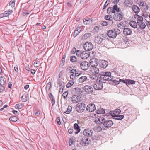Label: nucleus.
I'll return each mask as SVG.
<instances>
[{
    "mask_svg": "<svg viewBox=\"0 0 150 150\" xmlns=\"http://www.w3.org/2000/svg\"><path fill=\"white\" fill-rule=\"evenodd\" d=\"M12 10H9L5 11L4 13L1 14V18H3L4 17H7L11 14L13 12Z\"/></svg>",
    "mask_w": 150,
    "mask_h": 150,
    "instance_id": "f3484780",
    "label": "nucleus"
},
{
    "mask_svg": "<svg viewBox=\"0 0 150 150\" xmlns=\"http://www.w3.org/2000/svg\"><path fill=\"white\" fill-rule=\"evenodd\" d=\"M40 62L39 61H37L35 62L34 64V65L35 67H37L39 66L40 63Z\"/></svg>",
    "mask_w": 150,
    "mask_h": 150,
    "instance_id": "6e6d98bb",
    "label": "nucleus"
},
{
    "mask_svg": "<svg viewBox=\"0 0 150 150\" xmlns=\"http://www.w3.org/2000/svg\"><path fill=\"white\" fill-rule=\"evenodd\" d=\"M96 112L98 114H103L105 113V112L104 109L99 108L96 111Z\"/></svg>",
    "mask_w": 150,
    "mask_h": 150,
    "instance_id": "c756f323",
    "label": "nucleus"
},
{
    "mask_svg": "<svg viewBox=\"0 0 150 150\" xmlns=\"http://www.w3.org/2000/svg\"><path fill=\"white\" fill-rule=\"evenodd\" d=\"M93 48L92 43L90 42H86L84 45V48L86 51H89L92 50Z\"/></svg>",
    "mask_w": 150,
    "mask_h": 150,
    "instance_id": "0eeeda50",
    "label": "nucleus"
},
{
    "mask_svg": "<svg viewBox=\"0 0 150 150\" xmlns=\"http://www.w3.org/2000/svg\"><path fill=\"white\" fill-rule=\"evenodd\" d=\"M108 24H109L110 25H112L113 23V21L112 19V18H111L108 20Z\"/></svg>",
    "mask_w": 150,
    "mask_h": 150,
    "instance_id": "4d7b16f0",
    "label": "nucleus"
},
{
    "mask_svg": "<svg viewBox=\"0 0 150 150\" xmlns=\"http://www.w3.org/2000/svg\"><path fill=\"white\" fill-rule=\"evenodd\" d=\"M90 54L88 52L86 51H83L81 52L80 54V57L82 59H85L88 58Z\"/></svg>",
    "mask_w": 150,
    "mask_h": 150,
    "instance_id": "4468645a",
    "label": "nucleus"
},
{
    "mask_svg": "<svg viewBox=\"0 0 150 150\" xmlns=\"http://www.w3.org/2000/svg\"><path fill=\"white\" fill-rule=\"evenodd\" d=\"M93 130L90 129H86L83 131V134L85 136L90 137L92 135Z\"/></svg>",
    "mask_w": 150,
    "mask_h": 150,
    "instance_id": "f8f14e48",
    "label": "nucleus"
},
{
    "mask_svg": "<svg viewBox=\"0 0 150 150\" xmlns=\"http://www.w3.org/2000/svg\"><path fill=\"white\" fill-rule=\"evenodd\" d=\"M51 82H49L47 84L46 89L47 90L48 89L49 90L51 88Z\"/></svg>",
    "mask_w": 150,
    "mask_h": 150,
    "instance_id": "3c124183",
    "label": "nucleus"
},
{
    "mask_svg": "<svg viewBox=\"0 0 150 150\" xmlns=\"http://www.w3.org/2000/svg\"><path fill=\"white\" fill-rule=\"evenodd\" d=\"M72 110V108L71 106H68L67 110L64 112L66 114H68L70 113Z\"/></svg>",
    "mask_w": 150,
    "mask_h": 150,
    "instance_id": "e433bc0d",
    "label": "nucleus"
},
{
    "mask_svg": "<svg viewBox=\"0 0 150 150\" xmlns=\"http://www.w3.org/2000/svg\"><path fill=\"white\" fill-rule=\"evenodd\" d=\"M18 120V118L16 116L11 117L9 118L10 120L13 122H16Z\"/></svg>",
    "mask_w": 150,
    "mask_h": 150,
    "instance_id": "a19ab883",
    "label": "nucleus"
},
{
    "mask_svg": "<svg viewBox=\"0 0 150 150\" xmlns=\"http://www.w3.org/2000/svg\"><path fill=\"white\" fill-rule=\"evenodd\" d=\"M89 65V64L88 62L84 61L81 63L80 67L82 70H86L88 69Z\"/></svg>",
    "mask_w": 150,
    "mask_h": 150,
    "instance_id": "1a4fd4ad",
    "label": "nucleus"
},
{
    "mask_svg": "<svg viewBox=\"0 0 150 150\" xmlns=\"http://www.w3.org/2000/svg\"><path fill=\"white\" fill-rule=\"evenodd\" d=\"M90 78L92 80H97L98 79V78H99L100 77L99 76L98 77L97 75L93 74L90 75Z\"/></svg>",
    "mask_w": 150,
    "mask_h": 150,
    "instance_id": "473e14b6",
    "label": "nucleus"
},
{
    "mask_svg": "<svg viewBox=\"0 0 150 150\" xmlns=\"http://www.w3.org/2000/svg\"><path fill=\"white\" fill-rule=\"evenodd\" d=\"M110 16H111V15H107L105 16L104 18L105 19L107 20L108 21L111 18H112L110 17Z\"/></svg>",
    "mask_w": 150,
    "mask_h": 150,
    "instance_id": "e2e57ef3",
    "label": "nucleus"
},
{
    "mask_svg": "<svg viewBox=\"0 0 150 150\" xmlns=\"http://www.w3.org/2000/svg\"><path fill=\"white\" fill-rule=\"evenodd\" d=\"M78 96H76V95H74L71 98V100L74 103H77L79 102L78 100Z\"/></svg>",
    "mask_w": 150,
    "mask_h": 150,
    "instance_id": "b1692460",
    "label": "nucleus"
},
{
    "mask_svg": "<svg viewBox=\"0 0 150 150\" xmlns=\"http://www.w3.org/2000/svg\"><path fill=\"white\" fill-rule=\"evenodd\" d=\"M113 10L112 7H109L108 8L107 10V13L110 14L111 13H112V10Z\"/></svg>",
    "mask_w": 150,
    "mask_h": 150,
    "instance_id": "5fc2aeb1",
    "label": "nucleus"
},
{
    "mask_svg": "<svg viewBox=\"0 0 150 150\" xmlns=\"http://www.w3.org/2000/svg\"><path fill=\"white\" fill-rule=\"evenodd\" d=\"M95 105L93 103H90L87 106L86 110L89 112L94 111L96 110Z\"/></svg>",
    "mask_w": 150,
    "mask_h": 150,
    "instance_id": "6e6552de",
    "label": "nucleus"
},
{
    "mask_svg": "<svg viewBox=\"0 0 150 150\" xmlns=\"http://www.w3.org/2000/svg\"><path fill=\"white\" fill-rule=\"evenodd\" d=\"M110 43H111V42L109 40H106L105 41L104 46L106 47H109L108 45Z\"/></svg>",
    "mask_w": 150,
    "mask_h": 150,
    "instance_id": "49530a36",
    "label": "nucleus"
},
{
    "mask_svg": "<svg viewBox=\"0 0 150 150\" xmlns=\"http://www.w3.org/2000/svg\"><path fill=\"white\" fill-rule=\"evenodd\" d=\"M108 62L105 60H102L99 63V66L101 68H105L108 65Z\"/></svg>",
    "mask_w": 150,
    "mask_h": 150,
    "instance_id": "2eb2a0df",
    "label": "nucleus"
},
{
    "mask_svg": "<svg viewBox=\"0 0 150 150\" xmlns=\"http://www.w3.org/2000/svg\"><path fill=\"white\" fill-rule=\"evenodd\" d=\"M49 97L52 101V106H53L55 103V100L53 98V96L51 93H50L48 94Z\"/></svg>",
    "mask_w": 150,
    "mask_h": 150,
    "instance_id": "cd10ccee",
    "label": "nucleus"
},
{
    "mask_svg": "<svg viewBox=\"0 0 150 150\" xmlns=\"http://www.w3.org/2000/svg\"><path fill=\"white\" fill-rule=\"evenodd\" d=\"M74 81L73 80H72L68 82L66 85V86L67 88H69L71 87L74 83Z\"/></svg>",
    "mask_w": 150,
    "mask_h": 150,
    "instance_id": "c9c22d12",
    "label": "nucleus"
},
{
    "mask_svg": "<svg viewBox=\"0 0 150 150\" xmlns=\"http://www.w3.org/2000/svg\"><path fill=\"white\" fill-rule=\"evenodd\" d=\"M132 10L136 13H138L140 11L139 8L137 5H133L132 7Z\"/></svg>",
    "mask_w": 150,
    "mask_h": 150,
    "instance_id": "393cba45",
    "label": "nucleus"
},
{
    "mask_svg": "<svg viewBox=\"0 0 150 150\" xmlns=\"http://www.w3.org/2000/svg\"><path fill=\"white\" fill-rule=\"evenodd\" d=\"M95 42L98 44L101 43L103 40V38H102L101 36H97L95 37Z\"/></svg>",
    "mask_w": 150,
    "mask_h": 150,
    "instance_id": "412c9836",
    "label": "nucleus"
},
{
    "mask_svg": "<svg viewBox=\"0 0 150 150\" xmlns=\"http://www.w3.org/2000/svg\"><path fill=\"white\" fill-rule=\"evenodd\" d=\"M120 33V31L118 29H113L109 30L107 32V35L109 37L114 38L117 35Z\"/></svg>",
    "mask_w": 150,
    "mask_h": 150,
    "instance_id": "f03ea898",
    "label": "nucleus"
},
{
    "mask_svg": "<svg viewBox=\"0 0 150 150\" xmlns=\"http://www.w3.org/2000/svg\"><path fill=\"white\" fill-rule=\"evenodd\" d=\"M142 5L144 10H147L148 9V6L147 4L143 3Z\"/></svg>",
    "mask_w": 150,
    "mask_h": 150,
    "instance_id": "864d4df0",
    "label": "nucleus"
},
{
    "mask_svg": "<svg viewBox=\"0 0 150 150\" xmlns=\"http://www.w3.org/2000/svg\"><path fill=\"white\" fill-rule=\"evenodd\" d=\"M136 81L133 80L131 79H127V85L130 84H134Z\"/></svg>",
    "mask_w": 150,
    "mask_h": 150,
    "instance_id": "58836bf2",
    "label": "nucleus"
},
{
    "mask_svg": "<svg viewBox=\"0 0 150 150\" xmlns=\"http://www.w3.org/2000/svg\"><path fill=\"white\" fill-rule=\"evenodd\" d=\"M93 70L94 72L96 74H98L99 73V69L96 66L93 67Z\"/></svg>",
    "mask_w": 150,
    "mask_h": 150,
    "instance_id": "ea45409f",
    "label": "nucleus"
},
{
    "mask_svg": "<svg viewBox=\"0 0 150 150\" xmlns=\"http://www.w3.org/2000/svg\"><path fill=\"white\" fill-rule=\"evenodd\" d=\"M74 128L75 130H80V127L79 126L78 124L77 123H75L74 124Z\"/></svg>",
    "mask_w": 150,
    "mask_h": 150,
    "instance_id": "de8ad7c7",
    "label": "nucleus"
},
{
    "mask_svg": "<svg viewBox=\"0 0 150 150\" xmlns=\"http://www.w3.org/2000/svg\"><path fill=\"white\" fill-rule=\"evenodd\" d=\"M15 0H12L9 3V5L10 6L13 8L15 6Z\"/></svg>",
    "mask_w": 150,
    "mask_h": 150,
    "instance_id": "79ce46f5",
    "label": "nucleus"
},
{
    "mask_svg": "<svg viewBox=\"0 0 150 150\" xmlns=\"http://www.w3.org/2000/svg\"><path fill=\"white\" fill-rule=\"evenodd\" d=\"M109 114L110 115L112 116V117L114 119V117L115 115V113L114 112H112L110 111L109 112Z\"/></svg>",
    "mask_w": 150,
    "mask_h": 150,
    "instance_id": "bf43d9fd",
    "label": "nucleus"
},
{
    "mask_svg": "<svg viewBox=\"0 0 150 150\" xmlns=\"http://www.w3.org/2000/svg\"><path fill=\"white\" fill-rule=\"evenodd\" d=\"M79 33V31H78V30H76L74 31L73 35V37H76Z\"/></svg>",
    "mask_w": 150,
    "mask_h": 150,
    "instance_id": "8fccbe9b",
    "label": "nucleus"
},
{
    "mask_svg": "<svg viewBox=\"0 0 150 150\" xmlns=\"http://www.w3.org/2000/svg\"><path fill=\"white\" fill-rule=\"evenodd\" d=\"M57 84L59 85V87L60 89H64L65 87L64 83L60 80L58 81Z\"/></svg>",
    "mask_w": 150,
    "mask_h": 150,
    "instance_id": "bb28decb",
    "label": "nucleus"
},
{
    "mask_svg": "<svg viewBox=\"0 0 150 150\" xmlns=\"http://www.w3.org/2000/svg\"><path fill=\"white\" fill-rule=\"evenodd\" d=\"M77 60L76 57L74 56H72L70 57V60L71 62H76Z\"/></svg>",
    "mask_w": 150,
    "mask_h": 150,
    "instance_id": "4c0bfd02",
    "label": "nucleus"
},
{
    "mask_svg": "<svg viewBox=\"0 0 150 150\" xmlns=\"http://www.w3.org/2000/svg\"><path fill=\"white\" fill-rule=\"evenodd\" d=\"M86 106V105L84 103H79L76 105V109L79 113H81L84 112Z\"/></svg>",
    "mask_w": 150,
    "mask_h": 150,
    "instance_id": "7ed1b4c3",
    "label": "nucleus"
},
{
    "mask_svg": "<svg viewBox=\"0 0 150 150\" xmlns=\"http://www.w3.org/2000/svg\"><path fill=\"white\" fill-rule=\"evenodd\" d=\"M113 16L114 19L116 21H120L122 20L123 18V15L120 13H116Z\"/></svg>",
    "mask_w": 150,
    "mask_h": 150,
    "instance_id": "9d476101",
    "label": "nucleus"
},
{
    "mask_svg": "<svg viewBox=\"0 0 150 150\" xmlns=\"http://www.w3.org/2000/svg\"><path fill=\"white\" fill-rule=\"evenodd\" d=\"M69 145L71 146L74 143V140L72 138H70L69 139Z\"/></svg>",
    "mask_w": 150,
    "mask_h": 150,
    "instance_id": "680f3d73",
    "label": "nucleus"
},
{
    "mask_svg": "<svg viewBox=\"0 0 150 150\" xmlns=\"http://www.w3.org/2000/svg\"><path fill=\"white\" fill-rule=\"evenodd\" d=\"M110 1V0H107L105 3L104 5L103 8V10H104L106 8L107 6L108 5V4H109Z\"/></svg>",
    "mask_w": 150,
    "mask_h": 150,
    "instance_id": "603ef678",
    "label": "nucleus"
},
{
    "mask_svg": "<svg viewBox=\"0 0 150 150\" xmlns=\"http://www.w3.org/2000/svg\"><path fill=\"white\" fill-rule=\"evenodd\" d=\"M90 142V140L88 137H83L82 139L80 144L83 146H86Z\"/></svg>",
    "mask_w": 150,
    "mask_h": 150,
    "instance_id": "423d86ee",
    "label": "nucleus"
},
{
    "mask_svg": "<svg viewBox=\"0 0 150 150\" xmlns=\"http://www.w3.org/2000/svg\"><path fill=\"white\" fill-rule=\"evenodd\" d=\"M129 24L131 26L134 28H136L137 26V23L134 21H131L129 23Z\"/></svg>",
    "mask_w": 150,
    "mask_h": 150,
    "instance_id": "a878e982",
    "label": "nucleus"
},
{
    "mask_svg": "<svg viewBox=\"0 0 150 150\" xmlns=\"http://www.w3.org/2000/svg\"><path fill=\"white\" fill-rule=\"evenodd\" d=\"M92 19L89 18H86L83 20V22L85 25L91 24L92 23Z\"/></svg>",
    "mask_w": 150,
    "mask_h": 150,
    "instance_id": "aec40b11",
    "label": "nucleus"
},
{
    "mask_svg": "<svg viewBox=\"0 0 150 150\" xmlns=\"http://www.w3.org/2000/svg\"><path fill=\"white\" fill-rule=\"evenodd\" d=\"M101 80L105 81H112L113 79V76H111L110 72H102L99 74Z\"/></svg>",
    "mask_w": 150,
    "mask_h": 150,
    "instance_id": "f257e3e1",
    "label": "nucleus"
},
{
    "mask_svg": "<svg viewBox=\"0 0 150 150\" xmlns=\"http://www.w3.org/2000/svg\"><path fill=\"white\" fill-rule=\"evenodd\" d=\"M113 10H112V13H114L116 12L117 13L120 12L121 10L120 8L118 7V6L117 4L114 5L112 7Z\"/></svg>",
    "mask_w": 150,
    "mask_h": 150,
    "instance_id": "4be33fe9",
    "label": "nucleus"
},
{
    "mask_svg": "<svg viewBox=\"0 0 150 150\" xmlns=\"http://www.w3.org/2000/svg\"><path fill=\"white\" fill-rule=\"evenodd\" d=\"M120 82H122L123 83L125 84L126 85H127V79H125V80H123L120 79Z\"/></svg>",
    "mask_w": 150,
    "mask_h": 150,
    "instance_id": "0e129e2a",
    "label": "nucleus"
},
{
    "mask_svg": "<svg viewBox=\"0 0 150 150\" xmlns=\"http://www.w3.org/2000/svg\"><path fill=\"white\" fill-rule=\"evenodd\" d=\"M91 33H85L82 37V40H85L88 38L91 35Z\"/></svg>",
    "mask_w": 150,
    "mask_h": 150,
    "instance_id": "2f4dec72",
    "label": "nucleus"
},
{
    "mask_svg": "<svg viewBox=\"0 0 150 150\" xmlns=\"http://www.w3.org/2000/svg\"><path fill=\"white\" fill-rule=\"evenodd\" d=\"M138 26L141 29H144L145 28L146 25L143 22V21L142 22H140V23H138Z\"/></svg>",
    "mask_w": 150,
    "mask_h": 150,
    "instance_id": "7c9ffc66",
    "label": "nucleus"
},
{
    "mask_svg": "<svg viewBox=\"0 0 150 150\" xmlns=\"http://www.w3.org/2000/svg\"><path fill=\"white\" fill-rule=\"evenodd\" d=\"M22 99H23V102H25L27 100V97L26 95H23L22 97Z\"/></svg>",
    "mask_w": 150,
    "mask_h": 150,
    "instance_id": "052dcab7",
    "label": "nucleus"
},
{
    "mask_svg": "<svg viewBox=\"0 0 150 150\" xmlns=\"http://www.w3.org/2000/svg\"><path fill=\"white\" fill-rule=\"evenodd\" d=\"M113 82L115 83V84L116 85H118L120 83V79H119V80H113Z\"/></svg>",
    "mask_w": 150,
    "mask_h": 150,
    "instance_id": "338daca9",
    "label": "nucleus"
},
{
    "mask_svg": "<svg viewBox=\"0 0 150 150\" xmlns=\"http://www.w3.org/2000/svg\"><path fill=\"white\" fill-rule=\"evenodd\" d=\"M23 105L21 103L16 104L15 106V108L17 109H21L23 108Z\"/></svg>",
    "mask_w": 150,
    "mask_h": 150,
    "instance_id": "a18cd8bd",
    "label": "nucleus"
},
{
    "mask_svg": "<svg viewBox=\"0 0 150 150\" xmlns=\"http://www.w3.org/2000/svg\"><path fill=\"white\" fill-rule=\"evenodd\" d=\"M123 33L125 35H129L131 34L132 31L129 28H125L123 29Z\"/></svg>",
    "mask_w": 150,
    "mask_h": 150,
    "instance_id": "a211bd4d",
    "label": "nucleus"
},
{
    "mask_svg": "<svg viewBox=\"0 0 150 150\" xmlns=\"http://www.w3.org/2000/svg\"><path fill=\"white\" fill-rule=\"evenodd\" d=\"M98 120L100 123L103 125V122H104L105 119L103 117H98Z\"/></svg>",
    "mask_w": 150,
    "mask_h": 150,
    "instance_id": "f704fd0d",
    "label": "nucleus"
},
{
    "mask_svg": "<svg viewBox=\"0 0 150 150\" xmlns=\"http://www.w3.org/2000/svg\"><path fill=\"white\" fill-rule=\"evenodd\" d=\"M105 83V82H103L102 81L99 80L96 81V83L94 85L93 87L94 89L96 90H100L103 88V83Z\"/></svg>",
    "mask_w": 150,
    "mask_h": 150,
    "instance_id": "20e7f679",
    "label": "nucleus"
},
{
    "mask_svg": "<svg viewBox=\"0 0 150 150\" xmlns=\"http://www.w3.org/2000/svg\"><path fill=\"white\" fill-rule=\"evenodd\" d=\"M113 124V122L111 120H105L103 124L104 126L103 128V130H105L109 128Z\"/></svg>",
    "mask_w": 150,
    "mask_h": 150,
    "instance_id": "39448f33",
    "label": "nucleus"
},
{
    "mask_svg": "<svg viewBox=\"0 0 150 150\" xmlns=\"http://www.w3.org/2000/svg\"><path fill=\"white\" fill-rule=\"evenodd\" d=\"M88 81L87 77L85 76H83L80 77L78 79V81L80 83L86 82Z\"/></svg>",
    "mask_w": 150,
    "mask_h": 150,
    "instance_id": "6ab92c4d",
    "label": "nucleus"
},
{
    "mask_svg": "<svg viewBox=\"0 0 150 150\" xmlns=\"http://www.w3.org/2000/svg\"><path fill=\"white\" fill-rule=\"evenodd\" d=\"M76 49L75 47L73 48L71 51V53L72 54H74L76 52Z\"/></svg>",
    "mask_w": 150,
    "mask_h": 150,
    "instance_id": "774afa93",
    "label": "nucleus"
},
{
    "mask_svg": "<svg viewBox=\"0 0 150 150\" xmlns=\"http://www.w3.org/2000/svg\"><path fill=\"white\" fill-rule=\"evenodd\" d=\"M125 5L128 7H131L133 4L131 0H125L124 2Z\"/></svg>",
    "mask_w": 150,
    "mask_h": 150,
    "instance_id": "5701e85b",
    "label": "nucleus"
},
{
    "mask_svg": "<svg viewBox=\"0 0 150 150\" xmlns=\"http://www.w3.org/2000/svg\"><path fill=\"white\" fill-rule=\"evenodd\" d=\"M68 94V91H65V92H64L63 95V98L65 99L66 98L67 95Z\"/></svg>",
    "mask_w": 150,
    "mask_h": 150,
    "instance_id": "13d9d810",
    "label": "nucleus"
},
{
    "mask_svg": "<svg viewBox=\"0 0 150 150\" xmlns=\"http://www.w3.org/2000/svg\"><path fill=\"white\" fill-rule=\"evenodd\" d=\"M90 63L91 65L93 67L97 66L99 63L98 60L96 58H92L90 61Z\"/></svg>",
    "mask_w": 150,
    "mask_h": 150,
    "instance_id": "9b49d317",
    "label": "nucleus"
},
{
    "mask_svg": "<svg viewBox=\"0 0 150 150\" xmlns=\"http://www.w3.org/2000/svg\"><path fill=\"white\" fill-rule=\"evenodd\" d=\"M76 92V93L77 94H80L81 93V90L80 88H74Z\"/></svg>",
    "mask_w": 150,
    "mask_h": 150,
    "instance_id": "37998d69",
    "label": "nucleus"
},
{
    "mask_svg": "<svg viewBox=\"0 0 150 150\" xmlns=\"http://www.w3.org/2000/svg\"><path fill=\"white\" fill-rule=\"evenodd\" d=\"M143 21V18L141 16L139 15V17L138 18V19L137 20V23H140V22H142Z\"/></svg>",
    "mask_w": 150,
    "mask_h": 150,
    "instance_id": "09e8293b",
    "label": "nucleus"
},
{
    "mask_svg": "<svg viewBox=\"0 0 150 150\" xmlns=\"http://www.w3.org/2000/svg\"><path fill=\"white\" fill-rule=\"evenodd\" d=\"M123 40L124 42H125L126 44H127V43H129V42L130 41V40L126 37H124L123 38Z\"/></svg>",
    "mask_w": 150,
    "mask_h": 150,
    "instance_id": "c03bdc74",
    "label": "nucleus"
},
{
    "mask_svg": "<svg viewBox=\"0 0 150 150\" xmlns=\"http://www.w3.org/2000/svg\"><path fill=\"white\" fill-rule=\"evenodd\" d=\"M83 89L85 92L88 94L91 93L93 91V87L88 85L85 86Z\"/></svg>",
    "mask_w": 150,
    "mask_h": 150,
    "instance_id": "ddd939ff",
    "label": "nucleus"
},
{
    "mask_svg": "<svg viewBox=\"0 0 150 150\" xmlns=\"http://www.w3.org/2000/svg\"><path fill=\"white\" fill-rule=\"evenodd\" d=\"M81 74V71H76L75 73V76H78Z\"/></svg>",
    "mask_w": 150,
    "mask_h": 150,
    "instance_id": "69168bd1",
    "label": "nucleus"
},
{
    "mask_svg": "<svg viewBox=\"0 0 150 150\" xmlns=\"http://www.w3.org/2000/svg\"><path fill=\"white\" fill-rule=\"evenodd\" d=\"M93 129L96 132H98L103 130V127L101 128L99 126L97 125L94 127Z\"/></svg>",
    "mask_w": 150,
    "mask_h": 150,
    "instance_id": "c85d7f7f",
    "label": "nucleus"
},
{
    "mask_svg": "<svg viewBox=\"0 0 150 150\" xmlns=\"http://www.w3.org/2000/svg\"><path fill=\"white\" fill-rule=\"evenodd\" d=\"M124 115H115L114 117V119L118 120H121L124 118Z\"/></svg>",
    "mask_w": 150,
    "mask_h": 150,
    "instance_id": "72a5a7b5",
    "label": "nucleus"
},
{
    "mask_svg": "<svg viewBox=\"0 0 150 150\" xmlns=\"http://www.w3.org/2000/svg\"><path fill=\"white\" fill-rule=\"evenodd\" d=\"M1 73H2V71L1 68V86L5 84L6 81V76L1 75H2Z\"/></svg>",
    "mask_w": 150,
    "mask_h": 150,
    "instance_id": "dca6fc26",
    "label": "nucleus"
}]
</instances>
